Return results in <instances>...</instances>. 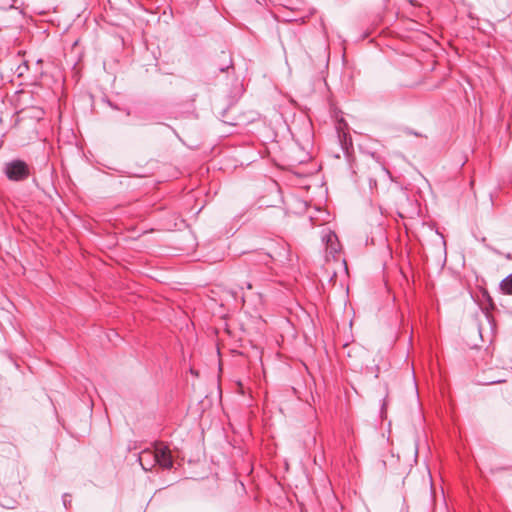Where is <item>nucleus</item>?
Wrapping results in <instances>:
<instances>
[{
    "label": "nucleus",
    "mask_w": 512,
    "mask_h": 512,
    "mask_svg": "<svg viewBox=\"0 0 512 512\" xmlns=\"http://www.w3.org/2000/svg\"><path fill=\"white\" fill-rule=\"evenodd\" d=\"M338 263L339 265L344 269V271L346 273H348V268H347V264H346V261L344 259H339L338 260Z\"/></svg>",
    "instance_id": "7"
},
{
    "label": "nucleus",
    "mask_w": 512,
    "mask_h": 512,
    "mask_svg": "<svg viewBox=\"0 0 512 512\" xmlns=\"http://www.w3.org/2000/svg\"><path fill=\"white\" fill-rule=\"evenodd\" d=\"M500 289L503 294L512 295V273L501 281Z\"/></svg>",
    "instance_id": "5"
},
{
    "label": "nucleus",
    "mask_w": 512,
    "mask_h": 512,
    "mask_svg": "<svg viewBox=\"0 0 512 512\" xmlns=\"http://www.w3.org/2000/svg\"><path fill=\"white\" fill-rule=\"evenodd\" d=\"M340 124H343L345 127L347 126V123H344L343 120L340 121Z\"/></svg>",
    "instance_id": "11"
},
{
    "label": "nucleus",
    "mask_w": 512,
    "mask_h": 512,
    "mask_svg": "<svg viewBox=\"0 0 512 512\" xmlns=\"http://www.w3.org/2000/svg\"><path fill=\"white\" fill-rule=\"evenodd\" d=\"M145 458H151L155 463L160 465L162 468H171L173 465L170 450L163 445H159L152 450H144L140 453V460L143 462Z\"/></svg>",
    "instance_id": "2"
},
{
    "label": "nucleus",
    "mask_w": 512,
    "mask_h": 512,
    "mask_svg": "<svg viewBox=\"0 0 512 512\" xmlns=\"http://www.w3.org/2000/svg\"><path fill=\"white\" fill-rule=\"evenodd\" d=\"M5 173L12 181H21L29 176L28 165L21 160H14L6 164Z\"/></svg>",
    "instance_id": "3"
},
{
    "label": "nucleus",
    "mask_w": 512,
    "mask_h": 512,
    "mask_svg": "<svg viewBox=\"0 0 512 512\" xmlns=\"http://www.w3.org/2000/svg\"><path fill=\"white\" fill-rule=\"evenodd\" d=\"M501 382H504V380L500 379V378H489L487 383L494 384V383H501Z\"/></svg>",
    "instance_id": "8"
},
{
    "label": "nucleus",
    "mask_w": 512,
    "mask_h": 512,
    "mask_svg": "<svg viewBox=\"0 0 512 512\" xmlns=\"http://www.w3.org/2000/svg\"><path fill=\"white\" fill-rule=\"evenodd\" d=\"M139 462L142 468L146 471L150 470L155 464L154 460L151 458H145L143 462L139 459Z\"/></svg>",
    "instance_id": "6"
},
{
    "label": "nucleus",
    "mask_w": 512,
    "mask_h": 512,
    "mask_svg": "<svg viewBox=\"0 0 512 512\" xmlns=\"http://www.w3.org/2000/svg\"><path fill=\"white\" fill-rule=\"evenodd\" d=\"M379 372H380V367H379V365H376L375 377H378Z\"/></svg>",
    "instance_id": "9"
},
{
    "label": "nucleus",
    "mask_w": 512,
    "mask_h": 512,
    "mask_svg": "<svg viewBox=\"0 0 512 512\" xmlns=\"http://www.w3.org/2000/svg\"><path fill=\"white\" fill-rule=\"evenodd\" d=\"M247 288H248V289H252V284H251V283H248V284H247Z\"/></svg>",
    "instance_id": "10"
},
{
    "label": "nucleus",
    "mask_w": 512,
    "mask_h": 512,
    "mask_svg": "<svg viewBox=\"0 0 512 512\" xmlns=\"http://www.w3.org/2000/svg\"><path fill=\"white\" fill-rule=\"evenodd\" d=\"M326 249H327V252H329L331 254L336 253L339 249V243L337 240V236L332 232H329L326 235Z\"/></svg>",
    "instance_id": "4"
},
{
    "label": "nucleus",
    "mask_w": 512,
    "mask_h": 512,
    "mask_svg": "<svg viewBox=\"0 0 512 512\" xmlns=\"http://www.w3.org/2000/svg\"><path fill=\"white\" fill-rule=\"evenodd\" d=\"M281 43L286 55H289L293 61L303 62V47L300 38L294 31L287 30L281 36Z\"/></svg>",
    "instance_id": "1"
}]
</instances>
